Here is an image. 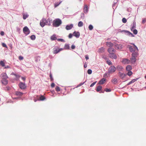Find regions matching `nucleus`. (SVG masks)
Wrapping results in <instances>:
<instances>
[{"label": "nucleus", "mask_w": 146, "mask_h": 146, "mask_svg": "<svg viewBox=\"0 0 146 146\" xmlns=\"http://www.w3.org/2000/svg\"><path fill=\"white\" fill-rule=\"evenodd\" d=\"M50 20L49 19L46 20L45 18H43L40 21V25L42 27H44L45 25H50L51 24Z\"/></svg>", "instance_id": "1"}, {"label": "nucleus", "mask_w": 146, "mask_h": 146, "mask_svg": "<svg viewBox=\"0 0 146 146\" xmlns=\"http://www.w3.org/2000/svg\"><path fill=\"white\" fill-rule=\"evenodd\" d=\"M62 21L60 19H56L53 21L52 25L55 27H58L61 24Z\"/></svg>", "instance_id": "2"}, {"label": "nucleus", "mask_w": 146, "mask_h": 146, "mask_svg": "<svg viewBox=\"0 0 146 146\" xmlns=\"http://www.w3.org/2000/svg\"><path fill=\"white\" fill-rule=\"evenodd\" d=\"M63 49H64L63 48H59L58 46H55L53 48V53L54 54H57L60 51L63 50Z\"/></svg>", "instance_id": "3"}, {"label": "nucleus", "mask_w": 146, "mask_h": 146, "mask_svg": "<svg viewBox=\"0 0 146 146\" xmlns=\"http://www.w3.org/2000/svg\"><path fill=\"white\" fill-rule=\"evenodd\" d=\"M116 68L114 66H111L108 69V72L109 74H112L116 71Z\"/></svg>", "instance_id": "4"}, {"label": "nucleus", "mask_w": 146, "mask_h": 146, "mask_svg": "<svg viewBox=\"0 0 146 146\" xmlns=\"http://www.w3.org/2000/svg\"><path fill=\"white\" fill-rule=\"evenodd\" d=\"M133 45V46H129V50L131 52H134L136 50H138V48L134 44H132Z\"/></svg>", "instance_id": "5"}, {"label": "nucleus", "mask_w": 146, "mask_h": 146, "mask_svg": "<svg viewBox=\"0 0 146 146\" xmlns=\"http://www.w3.org/2000/svg\"><path fill=\"white\" fill-rule=\"evenodd\" d=\"M23 31L26 35H28L29 34L30 31L28 28L27 27H25L23 29Z\"/></svg>", "instance_id": "6"}, {"label": "nucleus", "mask_w": 146, "mask_h": 146, "mask_svg": "<svg viewBox=\"0 0 146 146\" xmlns=\"http://www.w3.org/2000/svg\"><path fill=\"white\" fill-rule=\"evenodd\" d=\"M108 51L110 54L114 53L116 51V50L113 48L111 47L108 48Z\"/></svg>", "instance_id": "7"}, {"label": "nucleus", "mask_w": 146, "mask_h": 146, "mask_svg": "<svg viewBox=\"0 0 146 146\" xmlns=\"http://www.w3.org/2000/svg\"><path fill=\"white\" fill-rule=\"evenodd\" d=\"M115 48L118 50H121L122 48V45L120 44H117L115 45Z\"/></svg>", "instance_id": "8"}, {"label": "nucleus", "mask_w": 146, "mask_h": 146, "mask_svg": "<svg viewBox=\"0 0 146 146\" xmlns=\"http://www.w3.org/2000/svg\"><path fill=\"white\" fill-rule=\"evenodd\" d=\"M122 62L124 64H128L130 62V60L126 58L123 59L122 60Z\"/></svg>", "instance_id": "9"}, {"label": "nucleus", "mask_w": 146, "mask_h": 146, "mask_svg": "<svg viewBox=\"0 0 146 146\" xmlns=\"http://www.w3.org/2000/svg\"><path fill=\"white\" fill-rule=\"evenodd\" d=\"M19 86L20 88L22 89H25L26 87L25 84L21 82L19 83Z\"/></svg>", "instance_id": "10"}, {"label": "nucleus", "mask_w": 146, "mask_h": 146, "mask_svg": "<svg viewBox=\"0 0 146 146\" xmlns=\"http://www.w3.org/2000/svg\"><path fill=\"white\" fill-rule=\"evenodd\" d=\"M118 74L119 76L122 79H123L124 78H125L126 75L125 74L123 73H121L120 72L118 73Z\"/></svg>", "instance_id": "11"}, {"label": "nucleus", "mask_w": 146, "mask_h": 146, "mask_svg": "<svg viewBox=\"0 0 146 146\" xmlns=\"http://www.w3.org/2000/svg\"><path fill=\"white\" fill-rule=\"evenodd\" d=\"M73 35L76 38H79L80 36V33L78 32L74 31L73 34Z\"/></svg>", "instance_id": "12"}, {"label": "nucleus", "mask_w": 146, "mask_h": 146, "mask_svg": "<svg viewBox=\"0 0 146 146\" xmlns=\"http://www.w3.org/2000/svg\"><path fill=\"white\" fill-rule=\"evenodd\" d=\"M106 79L103 78L99 82V84H104L106 82Z\"/></svg>", "instance_id": "13"}, {"label": "nucleus", "mask_w": 146, "mask_h": 146, "mask_svg": "<svg viewBox=\"0 0 146 146\" xmlns=\"http://www.w3.org/2000/svg\"><path fill=\"white\" fill-rule=\"evenodd\" d=\"M84 12L85 13H87L88 11V6L86 5H84Z\"/></svg>", "instance_id": "14"}, {"label": "nucleus", "mask_w": 146, "mask_h": 146, "mask_svg": "<svg viewBox=\"0 0 146 146\" xmlns=\"http://www.w3.org/2000/svg\"><path fill=\"white\" fill-rule=\"evenodd\" d=\"M106 45L109 47H112L113 46L114 44L113 43L111 42H106Z\"/></svg>", "instance_id": "15"}, {"label": "nucleus", "mask_w": 146, "mask_h": 146, "mask_svg": "<svg viewBox=\"0 0 146 146\" xmlns=\"http://www.w3.org/2000/svg\"><path fill=\"white\" fill-rule=\"evenodd\" d=\"M139 78H137L136 79H134L132 80L131 81H130L127 84V85H129L132 84V83L134 82H135Z\"/></svg>", "instance_id": "16"}, {"label": "nucleus", "mask_w": 146, "mask_h": 146, "mask_svg": "<svg viewBox=\"0 0 146 146\" xmlns=\"http://www.w3.org/2000/svg\"><path fill=\"white\" fill-rule=\"evenodd\" d=\"M73 27V25L72 24L69 25H67L66 27V29L67 30H69L71 29Z\"/></svg>", "instance_id": "17"}, {"label": "nucleus", "mask_w": 146, "mask_h": 146, "mask_svg": "<svg viewBox=\"0 0 146 146\" xmlns=\"http://www.w3.org/2000/svg\"><path fill=\"white\" fill-rule=\"evenodd\" d=\"M111 55L109 56L110 57L112 58L116 59L117 58V56L116 54L114 53L111 54Z\"/></svg>", "instance_id": "18"}, {"label": "nucleus", "mask_w": 146, "mask_h": 146, "mask_svg": "<svg viewBox=\"0 0 146 146\" xmlns=\"http://www.w3.org/2000/svg\"><path fill=\"white\" fill-rule=\"evenodd\" d=\"M1 76L2 79H7L8 77L5 73H3L1 74Z\"/></svg>", "instance_id": "19"}, {"label": "nucleus", "mask_w": 146, "mask_h": 146, "mask_svg": "<svg viewBox=\"0 0 146 146\" xmlns=\"http://www.w3.org/2000/svg\"><path fill=\"white\" fill-rule=\"evenodd\" d=\"M1 81L3 84H4V85H6L8 83V80L6 79H2Z\"/></svg>", "instance_id": "20"}, {"label": "nucleus", "mask_w": 146, "mask_h": 146, "mask_svg": "<svg viewBox=\"0 0 146 146\" xmlns=\"http://www.w3.org/2000/svg\"><path fill=\"white\" fill-rule=\"evenodd\" d=\"M136 60V58L132 57L131 58L130 62L131 61V63H135Z\"/></svg>", "instance_id": "21"}, {"label": "nucleus", "mask_w": 146, "mask_h": 146, "mask_svg": "<svg viewBox=\"0 0 146 146\" xmlns=\"http://www.w3.org/2000/svg\"><path fill=\"white\" fill-rule=\"evenodd\" d=\"M15 95L18 96H21L23 94V93L19 92H15Z\"/></svg>", "instance_id": "22"}, {"label": "nucleus", "mask_w": 146, "mask_h": 146, "mask_svg": "<svg viewBox=\"0 0 146 146\" xmlns=\"http://www.w3.org/2000/svg\"><path fill=\"white\" fill-rule=\"evenodd\" d=\"M132 67L131 66L128 65H127L126 68V69L127 71H130L132 69Z\"/></svg>", "instance_id": "23"}, {"label": "nucleus", "mask_w": 146, "mask_h": 146, "mask_svg": "<svg viewBox=\"0 0 146 146\" xmlns=\"http://www.w3.org/2000/svg\"><path fill=\"white\" fill-rule=\"evenodd\" d=\"M104 51V48L103 47H101L99 49L98 52L100 53H102Z\"/></svg>", "instance_id": "24"}, {"label": "nucleus", "mask_w": 146, "mask_h": 146, "mask_svg": "<svg viewBox=\"0 0 146 146\" xmlns=\"http://www.w3.org/2000/svg\"><path fill=\"white\" fill-rule=\"evenodd\" d=\"M102 88V87L101 86H98L97 88V89H96V91L97 92H98L100 91L101 90Z\"/></svg>", "instance_id": "25"}, {"label": "nucleus", "mask_w": 146, "mask_h": 146, "mask_svg": "<svg viewBox=\"0 0 146 146\" xmlns=\"http://www.w3.org/2000/svg\"><path fill=\"white\" fill-rule=\"evenodd\" d=\"M50 38L52 40H56L57 38L56 37V35H53L51 36Z\"/></svg>", "instance_id": "26"}, {"label": "nucleus", "mask_w": 146, "mask_h": 146, "mask_svg": "<svg viewBox=\"0 0 146 146\" xmlns=\"http://www.w3.org/2000/svg\"><path fill=\"white\" fill-rule=\"evenodd\" d=\"M137 53L136 52L133 53L132 54V57L136 58L137 57Z\"/></svg>", "instance_id": "27"}, {"label": "nucleus", "mask_w": 146, "mask_h": 146, "mask_svg": "<svg viewBox=\"0 0 146 146\" xmlns=\"http://www.w3.org/2000/svg\"><path fill=\"white\" fill-rule=\"evenodd\" d=\"M117 69L119 71L122 70L123 69L122 67L119 65L117 66Z\"/></svg>", "instance_id": "28"}, {"label": "nucleus", "mask_w": 146, "mask_h": 146, "mask_svg": "<svg viewBox=\"0 0 146 146\" xmlns=\"http://www.w3.org/2000/svg\"><path fill=\"white\" fill-rule=\"evenodd\" d=\"M83 25V23L81 21H80L79 22L78 24V26L79 27H82Z\"/></svg>", "instance_id": "29"}, {"label": "nucleus", "mask_w": 146, "mask_h": 146, "mask_svg": "<svg viewBox=\"0 0 146 146\" xmlns=\"http://www.w3.org/2000/svg\"><path fill=\"white\" fill-rule=\"evenodd\" d=\"M111 82L114 84H116L117 83V79L116 78H113L111 80Z\"/></svg>", "instance_id": "30"}, {"label": "nucleus", "mask_w": 146, "mask_h": 146, "mask_svg": "<svg viewBox=\"0 0 146 146\" xmlns=\"http://www.w3.org/2000/svg\"><path fill=\"white\" fill-rule=\"evenodd\" d=\"M39 98L40 99L39 100L42 101L44 100L45 99V97L43 96L42 95H41L40 97Z\"/></svg>", "instance_id": "31"}, {"label": "nucleus", "mask_w": 146, "mask_h": 146, "mask_svg": "<svg viewBox=\"0 0 146 146\" xmlns=\"http://www.w3.org/2000/svg\"><path fill=\"white\" fill-rule=\"evenodd\" d=\"M62 1H61L60 3L57 2L56 3H55L54 4V7L55 8H56L58 7L59 5L62 3Z\"/></svg>", "instance_id": "32"}, {"label": "nucleus", "mask_w": 146, "mask_h": 146, "mask_svg": "<svg viewBox=\"0 0 146 146\" xmlns=\"http://www.w3.org/2000/svg\"><path fill=\"white\" fill-rule=\"evenodd\" d=\"M133 74L132 72L131 71H128L127 75L129 76H131Z\"/></svg>", "instance_id": "33"}, {"label": "nucleus", "mask_w": 146, "mask_h": 146, "mask_svg": "<svg viewBox=\"0 0 146 146\" xmlns=\"http://www.w3.org/2000/svg\"><path fill=\"white\" fill-rule=\"evenodd\" d=\"M69 46L68 44H66L64 47V48L65 49H69Z\"/></svg>", "instance_id": "34"}, {"label": "nucleus", "mask_w": 146, "mask_h": 146, "mask_svg": "<svg viewBox=\"0 0 146 146\" xmlns=\"http://www.w3.org/2000/svg\"><path fill=\"white\" fill-rule=\"evenodd\" d=\"M55 90L57 92H59L60 91V88L59 87L56 86L55 88Z\"/></svg>", "instance_id": "35"}, {"label": "nucleus", "mask_w": 146, "mask_h": 146, "mask_svg": "<svg viewBox=\"0 0 146 146\" xmlns=\"http://www.w3.org/2000/svg\"><path fill=\"white\" fill-rule=\"evenodd\" d=\"M29 16L27 14H23V19L24 20L25 19Z\"/></svg>", "instance_id": "36"}, {"label": "nucleus", "mask_w": 146, "mask_h": 146, "mask_svg": "<svg viewBox=\"0 0 146 146\" xmlns=\"http://www.w3.org/2000/svg\"><path fill=\"white\" fill-rule=\"evenodd\" d=\"M0 64L3 67L5 66V65L4 63L2 61H1L0 62Z\"/></svg>", "instance_id": "37"}, {"label": "nucleus", "mask_w": 146, "mask_h": 146, "mask_svg": "<svg viewBox=\"0 0 146 146\" xmlns=\"http://www.w3.org/2000/svg\"><path fill=\"white\" fill-rule=\"evenodd\" d=\"M88 28L90 30H92L93 29V27L92 25H89Z\"/></svg>", "instance_id": "38"}, {"label": "nucleus", "mask_w": 146, "mask_h": 146, "mask_svg": "<svg viewBox=\"0 0 146 146\" xmlns=\"http://www.w3.org/2000/svg\"><path fill=\"white\" fill-rule=\"evenodd\" d=\"M107 64L110 65H112V62H111L109 60H108L107 61Z\"/></svg>", "instance_id": "39"}, {"label": "nucleus", "mask_w": 146, "mask_h": 146, "mask_svg": "<svg viewBox=\"0 0 146 146\" xmlns=\"http://www.w3.org/2000/svg\"><path fill=\"white\" fill-rule=\"evenodd\" d=\"M92 70L91 69H88L87 71V73L88 74H91L92 73Z\"/></svg>", "instance_id": "40"}, {"label": "nucleus", "mask_w": 146, "mask_h": 146, "mask_svg": "<svg viewBox=\"0 0 146 146\" xmlns=\"http://www.w3.org/2000/svg\"><path fill=\"white\" fill-rule=\"evenodd\" d=\"M31 38L32 40H34L35 38V36L34 35H32L31 36Z\"/></svg>", "instance_id": "41"}, {"label": "nucleus", "mask_w": 146, "mask_h": 146, "mask_svg": "<svg viewBox=\"0 0 146 146\" xmlns=\"http://www.w3.org/2000/svg\"><path fill=\"white\" fill-rule=\"evenodd\" d=\"M104 91L107 92H110L111 91V90L107 88H106L105 89Z\"/></svg>", "instance_id": "42"}, {"label": "nucleus", "mask_w": 146, "mask_h": 146, "mask_svg": "<svg viewBox=\"0 0 146 146\" xmlns=\"http://www.w3.org/2000/svg\"><path fill=\"white\" fill-rule=\"evenodd\" d=\"M122 21L123 23H125L127 22V20L125 18H123L122 19Z\"/></svg>", "instance_id": "43"}, {"label": "nucleus", "mask_w": 146, "mask_h": 146, "mask_svg": "<svg viewBox=\"0 0 146 146\" xmlns=\"http://www.w3.org/2000/svg\"><path fill=\"white\" fill-rule=\"evenodd\" d=\"M133 32L134 34L136 35L137 33V31L136 29H134L133 30Z\"/></svg>", "instance_id": "44"}, {"label": "nucleus", "mask_w": 146, "mask_h": 146, "mask_svg": "<svg viewBox=\"0 0 146 146\" xmlns=\"http://www.w3.org/2000/svg\"><path fill=\"white\" fill-rule=\"evenodd\" d=\"M50 78L51 81H53V79L52 78V74H50Z\"/></svg>", "instance_id": "45"}, {"label": "nucleus", "mask_w": 146, "mask_h": 146, "mask_svg": "<svg viewBox=\"0 0 146 146\" xmlns=\"http://www.w3.org/2000/svg\"><path fill=\"white\" fill-rule=\"evenodd\" d=\"M96 82H94L93 83L90 85V87H92L93 86L96 84Z\"/></svg>", "instance_id": "46"}, {"label": "nucleus", "mask_w": 146, "mask_h": 146, "mask_svg": "<svg viewBox=\"0 0 146 146\" xmlns=\"http://www.w3.org/2000/svg\"><path fill=\"white\" fill-rule=\"evenodd\" d=\"M108 73H106L104 74L103 76L104 77H108Z\"/></svg>", "instance_id": "47"}, {"label": "nucleus", "mask_w": 146, "mask_h": 146, "mask_svg": "<svg viewBox=\"0 0 146 146\" xmlns=\"http://www.w3.org/2000/svg\"><path fill=\"white\" fill-rule=\"evenodd\" d=\"M19 60H22L23 59V57L21 56H19Z\"/></svg>", "instance_id": "48"}, {"label": "nucleus", "mask_w": 146, "mask_h": 146, "mask_svg": "<svg viewBox=\"0 0 146 146\" xmlns=\"http://www.w3.org/2000/svg\"><path fill=\"white\" fill-rule=\"evenodd\" d=\"M57 40L59 41L63 42L64 41V39L62 38L58 39Z\"/></svg>", "instance_id": "49"}, {"label": "nucleus", "mask_w": 146, "mask_h": 146, "mask_svg": "<svg viewBox=\"0 0 146 146\" xmlns=\"http://www.w3.org/2000/svg\"><path fill=\"white\" fill-rule=\"evenodd\" d=\"M135 24H133V26L131 28V31L135 28Z\"/></svg>", "instance_id": "50"}, {"label": "nucleus", "mask_w": 146, "mask_h": 146, "mask_svg": "<svg viewBox=\"0 0 146 146\" xmlns=\"http://www.w3.org/2000/svg\"><path fill=\"white\" fill-rule=\"evenodd\" d=\"M72 35L71 34V33H70L69 35H68V37L69 38H71L72 37Z\"/></svg>", "instance_id": "51"}, {"label": "nucleus", "mask_w": 146, "mask_h": 146, "mask_svg": "<svg viewBox=\"0 0 146 146\" xmlns=\"http://www.w3.org/2000/svg\"><path fill=\"white\" fill-rule=\"evenodd\" d=\"M14 75L15 76L16 78L17 79L19 78V77H20V76H19V75H17L16 74H14Z\"/></svg>", "instance_id": "52"}, {"label": "nucleus", "mask_w": 146, "mask_h": 146, "mask_svg": "<svg viewBox=\"0 0 146 146\" xmlns=\"http://www.w3.org/2000/svg\"><path fill=\"white\" fill-rule=\"evenodd\" d=\"M51 87L52 88H53L55 86V84L54 83H52L51 84Z\"/></svg>", "instance_id": "53"}, {"label": "nucleus", "mask_w": 146, "mask_h": 146, "mask_svg": "<svg viewBox=\"0 0 146 146\" xmlns=\"http://www.w3.org/2000/svg\"><path fill=\"white\" fill-rule=\"evenodd\" d=\"M71 48L72 49H74L75 48V46L74 45H72L71 47Z\"/></svg>", "instance_id": "54"}, {"label": "nucleus", "mask_w": 146, "mask_h": 146, "mask_svg": "<svg viewBox=\"0 0 146 146\" xmlns=\"http://www.w3.org/2000/svg\"><path fill=\"white\" fill-rule=\"evenodd\" d=\"M0 34L1 36H3L4 35V33L3 31H1V32Z\"/></svg>", "instance_id": "55"}, {"label": "nucleus", "mask_w": 146, "mask_h": 146, "mask_svg": "<svg viewBox=\"0 0 146 146\" xmlns=\"http://www.w3.org/2000/svg\"><path fill=\"white\" fill-rule=\"evenodd\" d=\"M146 19H143V20H142V23H143V24H144V23H145V22H146Z\"/></svg>", "instance_id": "56"}, {"label": "nucleus", "mask_w": 146, "mask_h": 146, "mask_svg": "<svg viewBox=\"0 0 146 146\" xmlns=\"http://www.w3.org/2000/svg\"><path fill=\"white\" fill-rule=\"evenodd\" d=\"M2 46L4 47H7L5 43H3Z\"/></svg>", "instance_id": "57"}, {"label": "nucleus", "mask_w": 146, "mask_h": 146, "mask_svg": "<svg viewBox=\"0 0 146 146\" xmlns=\"http://www.w3.org/2000/svg\"><path fill=\"white\" fill-rule=\"evenodd\" d=\"M85 58L87 60L89 59V57L87 55H86L85 56Z\"/></svg>", "instance_id": "58"}, {"label": "nucleus", "mask_w": 146, "mask_h": 146, "mask_svg": "<svg viewBox=\"0 0 146 146\" xmlns=\"http://www.w3.org/2000/svg\"><path fill=\"white\" fill-rule=\"evenodd\" d=\"M85 82H84L83 83H80L79 85H78V86H80L82 85Z\"/></svg>", "instance_id": "59"}, {"label": "nucleus", "mask_w": 146, "mask_h": 146, "mask_svg": "<svg viewBox=\"0 0 146 146\" xmlns=\"http://www.w3.org/2000/svg\"><path fill=\"white\" fill-rule=\"evenodd\" d=\"M22 79L24 81H25L26 79V78L25 77H21Z\"/></svg>", "instance_id": "60"}, {"label": "nucleus", "mask_w": 146, "mask_h": 146, "mask_svg": "<svg viewBox=\"0 0 146 146\" xmlns=\"http://www.w3.org/2000/svg\"><path fill=\"white\" fill-rule=\"evenodd\" d=\"M9 68V66H7L5 67V68Z\"/></svg>", "instance_id": "61"}, {"label": "nucleus", "mask_w": 146, "mask_h": 146, "mask_svg": "<svg viewBox=\"0 0 146 146\" xmlns=\"http://www.w3.org/2000/svg\"><path fill=\"white\" fill-rule=\"evenodd\" d=\"M87 65L86 64H84V68H86L87 67Z\"/></svg>", "instance_id": "62"}, {"label": "nucleus", "mask_w": 146, "mask_h": 146, "mask_svg": "<svg viewBox=\"0 0 146 146\" xmlns=\"http://www.w3.org/2000/svg\"><path fill=\"white\" fill-rule=\"evenodd\" d=\"M104 93V91H101V92H100V93Z\"/></svg>", "instance_id": "63"}, {"label": "nucleus", "mask_w": 146, "mask_h": 146, "mask_svg": "<svg viewBox=\"0 0 146 146\" xmlns=\"http://www.w3.org/2000/svg\"><path fill=\"white\" fill-rule=\"evenodd\" d=\"M34 101L35 102H36V100L35 99L34 100Z\"/></svg>", "instance_id": "64"}]
</instances>
